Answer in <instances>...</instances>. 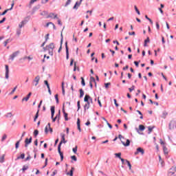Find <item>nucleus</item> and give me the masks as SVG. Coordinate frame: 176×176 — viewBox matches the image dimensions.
Here are the masks:
<instances>
[{"label": "nucleus", "instance_id": "obj_54", "mask_svg": "<svg viewBox=\"0 0 176 176\" xmlns=\"http://www.w3.org/2000/svg\"><path fill=\"white\" fill-rule=\"evenodd\" d=\"M55 100L56 101V104H58V94L55 95Z\"/></svg>", "mask_w": 176, "mask_h": 176}, {"label": "nucleus", "instance_id": "obj_50", "mask_svg": "<svg viewBox=\"0 0 176 176\" xmlns=\"http://www.w3.org/2000/svg\"><path fill=\"white\" fill-rule=\"evenodd\" d=\"M71 159H72V160H74V162H77V160H78V158H76V156H75V155H72L71 157Z\"/></svg>", "mask_w": 176, "mask_h": 176}, {"label": "nucleus", "instance_id": "obj_21", "mask_svg": "<svg viewBox=\"0 0 176 176\" xmlns=\"http://www.w3.org/2000/svg\"><path fill=\"white\" fill-rule=\"evenodd\" d=\"M32 95V93H29L28 94V96H27V97H25V98H23V99H22V101H28V100H30V98L31 97V96Z\"/></svg>", "mask_w": 176, "mask_h": 176}, {"label": "nucleus", "instance_id": "obj_56", "mask_svg": "<svg viewBox=\"0 0 176 176\" xmlns=\"http://www.w3.org/2000/svg\"><path fill=\"white\" fill-rule=\"evenodd\" d=\"M5 21H6V17L3 18V19L1 21H0V24H2V23H5Z\"/></svg>", "mask_w": 176, "mask_h": 176}, {"label": "nucleus", "instance_id": "obj_6", "mask_svg": "<svg viewBox=\"0 0 176 176\" xmlns=\"http://www.w3.org/2000/svg\"><path fill=\"white\" fill-rule=\"evenodd\" d=\"M175 126H176V121L173 120H171L168 125L169 130H173V129L175 128Z\"/></svg>", "mask_w": 176, "mask_h": 176}, {"label": "nucleus", "instance_id": "obj_59", "mask_svg": "<svg viewBox=\"0 0 176 176\" xmlns=\"http://www.w3.org/2000/svg\"><path fill=\"white\" fill-rule=\"evenodd\" d=\"M6 116L7 118H12V113H8Z\"/></svg>", "mask_w": 176, "mask_h": 176}, {"label": "nucleus", "instance_id": "obj_55", "mask_svg": "<svg viewBox=\"0 0 176 176\" xmlns=\"http://www.w3.org/2000/svg\"><path fill=\"white\" fill-rule=\"evenodd\" d=\"M104 86L106 89H108L109 86H111V82L104 83Z\"/></svg>", "mask_w": 176, "mask_h": 176}, {"label": "nucleus", "instance_id": "obj_48", "mask_svg": "<svg viewBox=\"0 0 176 176\" xmlns=\"http://www.w3.org/2000/svg\"><path fill=\"white\" fill-rule=\"evenodd\" d=\"M38 134H39V131L38 130H34V137H36L38 135Z\"/></svg>", "mask_w": 176, "mask_h": 176}, {"label": "nucleus", "instance_id": "obj_2", "mask_svg": "<svg viewBox=\"0 0 176 176\" xmlns=\"http://www.w3.org/2000/svg\"><path fill=\"white\" fill-rule=\"evenodd\" d=\"M44 50H48V54L50 56H53V50H54V43H51L50 45L46 46L45 47H43Z\"/></svg>", "mask_w": 176, "mask_h": 176}, {"label": "nucleus", "instance_id": "obj_53", "mask_svg": "<svg viewBox=\"0 0 176 176\" xmlns=\"http://www.w3.org/2000/svg\"><path fill=\"white\" fill-rule=\"evenodd\" d=\"M135 89V86L133 85L131 88H129L130 92L133 91Z\"/></svg>", "mask_w": 176, "mask_h": 176}, {"label": "nucleus", "instance_id": "obj_32", "mask_svg": "<svg viewBox=\"0 0 176 176\" xmlns=\"http://www.w3.org/2000/svg\"><path fill=\"white\" fill-rule=\"evenodd\" d=\"M16 35H17L18 36H20V35H21V29L18 28V29L16 30Z\"/></svg>", "mask_w": 176, "mask_h": 176}, {"label": "nucleus", "instance_id": "obj_47", "mask_svg": "<svg viewBox=\"0 0 176 176\" xmlns=\"http://www.w3.org/2000/svg\"><path fill=\"white\" fill-rule=\"evenodd\" d=\"M71 2H72L71 0H67L65 5V8H67V6H68V5H71Z\"/></svg>", "mask_w": 176, "mask_h": 176}, {"label": "nucleus", "instance_id": "obj_51", "mask_svg": "<svg viewBox=\"0 0 176 176\" xmlns=\"http://www.w3.org/2000/svg\"><path fill=\"white\" fill-rule=\"evenodd\" d=\"M25 170H28V166L27 165H24L22 168L23 171H25Z\"/></svg>", "mask_w": 176, "mask_h": 176}, {"label": "nucleus", "instance_id": "obj_57", "mask_svg": "<svg viewBox=\"0 0 176 176\" xmlns=\"http://www.w3.org/2000/svg\"><path fill=\"white\" fill-rule=\"evenodd\" d=\"M47 2H49V0H42L41 1V3H43V4L47 3Z\"/></svg>", "mask_w": 176, "mask_h": 176}, {"label": "nucleus", "instance_id": "obj_16", "mask_svg": "<svg viewBox=\"0 0 176 176\" xmlns=\"http://www.w3.org/2000/svg\"><path fill=\"white\" fill-rule=\"evenodd\" d=\"M65 106V104H63V115L65 116V120L68 121V113H67L65 112V110L64 109V107Z\"/></svg>", "mask_w": 176, "mask_h": 176}, {"label": "nucleus", "instance_id": "obj_46", "mask_svg": "<svg viewBox=\"0 0 176 176\" xmlns=\"http://www.w3.org/2000/svg\"><path fill=\"white\" fill-rule=\"evenodd\" d=\"M17 89V86H16L12 91L10 93V95L14 94V91H16V90Z\"/></svg>", "mask_w": 176, "mask_h": 176}, {"label": "nucleus", "instance_id": "obj_64", "mask_svg": "<svg viewBox=\"0 0 176 176\" xmlns=\"http://www.w3.org/2000/svg\"><path fill=\"white\" fill-rule=\"evenodd\" d=\"M57 19H58V24L59 25H63V23H61V20H60L58 18Z\"/></svg>", "mask_w": 176, "mask_h": 176}, {"label": "nucleus", "instance_id": "obj_58", "mask_svg": "<svg viewBox=\"0 0 176 176\" xmlns=\"http://www.w3.org/2000/svg\"><path fill=\"white\" fill-rule=\"evenodd\" d=\"M134 64H135V67H138V65H139V64H140V60H139V62H138V61H134Z\"/></svg>", "mask_w": 176, "mask_h": 176}, {"label": "nucleus", "instance_id": "obj_19", "mask_svg": "<svg viewBox=\"0 0 176 176\" xmlns=\"http://www.w3.org/2000/svg\"><path fill=\"white\" fill-rule=\"evenodd\" d=\"M121 142L124 146H130V140L127 139L126 142L125 143L124 142L121 140Z\"/></svg>", "mask_w": 176, "mask_h": 176}, {"label": "nucleus", "instance_id": "obj_17", "mask_svg": "<svg viewBox=\"0 0 176 176\" xmlns=\"http://www.w3.org/2000/svg\"><path fill=\"white\" fill-rule=\"evenodd\" d=\"M27 24V21H22L19 24V28L21 29L23 27H24Z\"/></svg>", "mask_w": 176, "mask_h": 176}, {"label": "nucleus", "instance_id": "obj_43", "mask_svg": "<svg viewBox=\"0 0 176 176\" xmlns=\"http://www.w3.org/2000/svg\"><path fill=\"white\" fill-rule=\"evenodd\" d=\"M44 85H46L47 89L50 88V85H49V82H47V80H44Z\"/></svg>", "mask_w": 176, "mask_h": 176}, {"label": "nucleus", "instance_id": "obj_24", "mask_svg": "<svg viewBox=\"0 0 176 176\" xmlns=\"http://www.w3.org/2000/svg\"><path fill=\"white\" fill-rule=\"evenodd\" d=\"M36 1L38 0H31L28 4V8H30V9H31V8L32 7V5H34V3H35V2H36Z\"/></svg>", "mask_w": 176, "mask_h": 176}, {"label": "nucleus", "instance_id": "obj_5", "mask_svg": "<svg viewBox=\"0 0 176 176\" xmlns=\"http://www.w3.org/2000/svg\"><path fill=\"white\" fill-rule=\"evenodd\" d=\"M20 54V51H16L14 52L13 54H12L10 56V60H11L12 61H13L14 60L15 57H17L18 55Z\"/></svg>", "mask_w": 176, "mask_h": 176}, {"label": "nucleus", "instance_id": "obj_10", "mask_svg": "<svg viewBox=\"0 0 176 176\" xmlns=\"http://www.w3.org/2000/svg\"><path fill=\"white\" fill-rule=\"evenodd\" d=\"M82 1L83 0H80V1H76L75 5L73 7V9H74L75 10H78V8H79V6H80V4L82 3Z\"/></svg>", "mask_w": 176, "mask_h": 176}, {"label": "nucleus", "instance_id": "obj_15", "mask_svg": "<svg viewBox=\"0 0 176 176\" xmlns=\"http://www.w3.org/2000/svg\"><path fill=\"white\" fill-rule=\"evenodd\" d=\"M58 19L57 14H54V13H50L48 16H46V19Z\"/></svg>", "mask_w": 176, "mask_h": 176}, {"label": "nucleus", "instance_id": "obj_60", "mask_svg": "<svg viewBox=\"0 0 176 176\" xmlns=\"http://www.w3.org/2000/svg\"><path fill=\"white\" fill-rule=\"evenodd\" d=\"M56 174H57V170H55L52 173V174L51 175V176H54V175H56Z\"/></svg>", "mask_w": 176, "mask_h": 176}, {"label": "nucleus", "instance_id": "obj_33", "mask_svg": "<svg viewBox=\"0 0 176 176\" xmlns=\"http://www.w3.org/2000/svg\"><path fill=\"white\" fill-rule=\"evenodd\" d=\"M115 156L116 157H118V159H122V153H115Z\"/></svg>", "mask_w": 176, "mask_h": 176}, {"label": "nucleus", "instance_id": "obj_41", "mask_svg": "<svg viewBox=\"0 0 176 176\" xmlns=\"http://www.w3.org/2000/svg\"><path fill=\"white\" fill-rule=\"evenodd\" d=\"M135 12L138 13V14H141V12H140V10H138V8H137V6H134Z\"/></svg>", "mask_w": 176, "mask_h": 176}, {"label": "nucleus", "instance_id": "obj_45", "mask_svg": "<svg viewBox=\"0 0 176 176\" xmlns=\"http://www.w3.org/2000/svg\"><path fill=\"white\" fill-rule=\"evenodd\" d=\"M41 16H48L47 15V12L46 11H43L41 13Z\"/></svg>", "mask_w": 176, "mask_h": 176}, {"label": "nucleus", "instance_id": "obj_39", "mask_svg": "<svg viewBox=\"0 0 176 176\" xmlns=\"http://www.w3.org/2000/svg\"><path fill=\"white\" fill-rule=\"evenodd\" d=\"M9 42H12V40L10 38L7 39L6 41H4V46H6Z\"/></svg>", "mask_w": 176, "mask_h": 176}, {"label": "nucleus", "instance_id": "obj_29", "mask_svg": "<svg viewBox=\"0 0 176 176\" xmlns=\"http://www.w3.org/2000/svg\"><path fill=\"white\" fill-rule=\"evenodd\" d=\"M163 151H164V153H165V155H167L168 153L167 147H166V146H163Z\"/></svg>", "mask_w": 176, "mask_h": 176}, {"label": "nucleus", "instance_id": "obj_44", "mask_svg": "<svg viewBox=\"0 0 176 176\" xmlns=\"http://www.w3.org/2000/svg\"><path fill=\"white\" fill-rule=\"evenodd\" d=\"M77 107H78L77 111H79L80 109V100H78L77 102Z\"/></svg>", "mask_w": 176, "mask_h": 176}, {"label": "nucleus", "instance_id": "obj_25", "mask_svg": "<svg viewBox=\"0 0 176 176\" xmlns=\"http://www.w3.org/2000/svg\"><path fill=\"white\" fill-rule=\"evenodd\" d=\"M38 118H39V110L37 111L34 118V122H36V119H38Z\"/></svg>", "mask_w": 176, "mask_h": 176}, {"label": "nucleus", "instance_id": "obj_12", "mask_svg": "<svg viewBox=\"0 0 176 176\" xmlns=\"http://www.w3.org/2000/svg\"><path fill=\"white\" fill-rule=\"evenodd\" d=\"M141 153V155H144L145 153V151L142 149V148L139 147L137 148V151L135 153V155H138V153Z\"/></svg>", "mask_w": 176, "mask_h": 176}, {"label": "nucleus", "instance_id": "obj_8", "mask_svg": "<svg viewBox=\"0 0 176 176\" xmlns=\"http://www.w3.org/2000/svg\"><path fill=\"white\" fill-rule=\"evenodd\" d=\"M65 49H66V60H69V51L68 49V43L67 42L65 43Z\"/></svg>", "mask_w": 176, "mask_h": 176}, {"label": "nucleus", "instance_id": "obj_1", "mask_svg": "<svg viewBox=\"0 0 176 176\" xmlns=\"http://www.w3.org/2000/svg\"><path fill=\"white\" fill-rule=\"evenodd\" d=\"M61 140L58 146V152L60 156V161L63 162L64 160V155L61 152V145L63 144H67V140H65V134L60 133Z\"/></svg>", "mask_w": 176, "mask_h": 176}, {"label": "nucleus", "instance_id": "obj_7", "mask_svg": "<svg viewBox=\"0 0 176 176\" xmlns=\"http://www.w3.org/2000/svg\"><path fill=\"white\" fill-rule=\"evenodd\" d=\"M49 130L50 133H53V129L50 127V123H48L47 125L45 126V133L47 134L49 133Z\"/></svg>", "mask_w": 176, "mask_h": 176}, {"label": "nucleus", "instance_id": "obj_18", "mask_svg": "<svg viewBox=\"0 0 176 176\" xmlns=\"http://www.w3.org/2000/svg\"><path fill=\"white\" fill-rule=\"evenodd\" d=\"M39 9H41V5H37L36 6H34L32 9V13H35L36 10H39Z\"/></svg>", "mask_w": 176, "mask_h": 176}, {"label": "nucleus", "instance_id": "obj_28", "mask_svg": "<svg viewBox=\"0 0 176 176\" xmlns=\"http://www.w3.org/2000/svg\"><path fill=\"white\" fill-rule=\"evenodd\" d=\"M139 130L140 131H144V130H145V126L142 124L139 125Z\"/></svg>", "mask_w": 176, "mask_h": 176}, {"label": "nucleus", "instance_id": "obj_22", "mask_svg": "<svg viewBox=\"0 0 176 176\" xmlns=\"http://www.w3.org/2000/svg\"><path fill=\"white\" fill-rule=\"evenodd\" d=\"M74 170H75V168L74 167H72L70 172L66 173V175L74 176Z\"/></svg>", "mask_w": 176, "mask_h": 176}, {"label": "nucleus", "instance_id": "obj_49", "mask_svg": "<svg viewBox=\"0 0 176 176\" xmlns=\"http://www.w3.org/2000/svg\"><path fill=\"white\" fill-rule=\"evenodd\" d=\"M72 151L74 153H76V152H78V146H76L75 148H73Z\"/></svg>", "mask_w": 176, "mask_h": 176}, {"label": "nucleus", "instance_id": "obj_37", "mask_svg": "<svg viewBox=\"0 0 176 176\" xmlns=\"http://www.w3.org/2000/svg\"><path fill=\"white\" fill-rule=\"evenodd\" d=\"M93 82L96 83V79L94 78V77H91L89 83H93Z\"/></svg>", "mask_w": 176, "mask_h": 176}, {"label": "nucleus", "instance_id": "obj_31", "mask_svg": "<svg viewBox=\"0 0 176 176\" xmlns=\"http://www.w3.org/2000/svg\"><path fill=\"white\" fill-rule=\"evenodd\" d=\"M168 115V113H167V111H163L162 113L163 119H166V116H167Z\"/></svg>", "mask_w": 176, "mask_h": 176}, {"label": "nucleus", "instance_id": "obj_34", "mask_svg": "<svg viewBox=\"0 0 176 176\" xmlns=\"http://www.w3.org/2000/svg\"><path fill=\"white\" fill-rule=\"evenodd\" d=\"M3 162H5V155H3L0 157V163H3Z\"/></svg>", "mask_w": 176, "mask_h": 176}, {"label": "nucleus", "instance_id": "obj_23", "mask_svg": "<svg viewBox=\"0 0 176 176\" xmlns=\"http://www.w3.org/2000/svg\"><path fill=\"white\" fill-rule=\"evenodd\" d=\"M90 108V102H87V103L84 105V111H86L87 109Z\"/></svg>", "mask_w": 176, "mask_h": 176}, {"label": "nucleus", "instance_id": "obj_62", "mask_svg": "<svg viewBox=\"0 0 176 176\" xmlns=\"http://www.w3.org/2000/svg\"><path fill=\"white\" fill-rule=\"evenodd\" d=\"M113 101L116 107H119V104H118V102H116V99H114Z\"/></svg>", "mask_w": 176, "mask_h": 176}, {"label": "nucleus", "instance_id": "obj_3", "mask_svg": "<svg viewBox=\"0 0 176 176\" xmlns=\"http://www.w3.org/2000/svg\"><path fill=\"white\" fill-rule=\"evenodd\" d=\"M54 112H55V107L54 106L51 107V118L52 119V122H54L56 120H57V118L54 117Z\"/></svg>", "mask_w": 176, "mask_h": 176}, {"label": "nucleus", "instance_id": "obj_35", "mask_svg": "<svg viewBox=\"0 0 176 176\" xmlns=\"http://www.w3.org/2000/svg\"><path fill=\"white\" fill-rule=\"evenodd\" d=\"M60 113H61V111H58V114H56V119H58V121H59L60 120Z\"/></svg>", "mask_w": 176, "mask_h": 176}, {"label": "nucleus", "instance_id": "obj_11", "mask_svg": "<svg viewBox=\"0 0 176 176\" xmlns=\"http://www.w3.org/2000/svg\"><path fill=\"white\" fill-rule=\"evenodd\" d=\"M39 80H41V77L39 76H36L34 80H33V83H35L34 86L39 85Z\"/></svg>", "mask_w": 176, "mask_h": 176}, {"label": "nucleus", "instance_id": "obj_20", "mask_svg": "<svg viewBox=\"0 0 176 176\" xmlns=\"http://www.w3.org/2000/svg\"><path fill=\"white\" fill-rule=\"evenodd\" d=\"M77 129L80 131H82V129H80V119L78 118L77 119Z\"/></svg>", "mask_w": 176, "mask_h": 176}, {"label": "nucleus", "instance_id": "obj_26", "mask_svg": "<svg viewBox=\"0 0 176 176\" xmlns=\"http://www.w3.org/2000/svg\"><path fill=\"white\" fill-rule=\"evenodd\" d=\"M25 157V154L22 153L21 156L16 157V160H20V159H24Z\"/></svg>", "mask_w": 176, "mask_h": 176}, {"label": "nucleus", "instance_id": "obj_38", "mask_svg": "<svg viewBox=\"0 0 176 176\" xmlns=\"http://www.w3.org/2000/svg\"><path fill=\"white\" fill-rule=\"evenodd\" d=\"M21 141V140H20L19 141L16 142V143L15 144L16 149H19V146L20 145V142Z\"/></svg>", "mask_w": 176, "mask_h": 176}, {"label": "nucleus", "instance_id": "obj_63", "mask_svg": "<svg viewBox=\"0 0 176 176\" xmlns=\"http://www.w3.org/2000/svg\"><path fill=\"white\" fill-rule=\"evenodd\" d=\"M149 42H150L149 37H147V38L144 41V43H149Z\"/></svg>", "mask_w": 176, "mask_h": 176}, {"label": "nucleus", "instance_id": "obj_42", "mask_svg": "<svg viewBox=\"0 0 176 176\" xmlns=\"http://www.w3.org/2000/svg\"><path fill=\"white\" fill-rule=\"evenodd\" d=\"M81 85L82 86H86V83L85 82V78H83V77H81Z\"/></svg>", "mask_w": 176, "mask_h": 176}, {"label": "nucleus", "instance_id": "obj_61", "mask_svg": "<svg viewBox=\"0 0 176 176\" xmlns=\"http://www.w3.org/2000/svg\"><path fill=\"white\" fill-rule=\"evenodd\" d=\"M107 124L109 127V129H112V125L111 124H109V122H108V121H107Z\"/></svg>", "mask_w": 176, "mask_h": 176}, {"label": "nucleus", "instance_id": "obj_4", "mask_svg": "<svg viewBox=\"0 0 176 176\" xmlns=\"http://www.w3.org/2000/svg\"><path fill=\"white\" fill-rule=\"evenodd\" d=\"M176 173V166H173L172 168H170L168 172V176H172L174 175V174H175Z\"/></svg>", "mask_w": 176, "mask_h": 176}, {"label": "nucleus", "instance_id": "obj_36", "mask_svg": "<svg viewBox=\"0 0 176 176\" xmlns=\"http://www.w3.org/2000/svg\"><path fill=\"white\" fill-rule=\"evenodd\" d=\"M148 134H151V133H152V131H153V126H148Z\"/></svg>", "mask_w": 176, "mask_h": 176}, {"label": "nucleus", "instance_id": "obj_30", "mask_svg": "<svg viewBox=\"0 0 176 176\" xmlns=\"http://www.w3.org/2000/svg\"><path fill=\"white\" fill-rule=\"evenodd\" d=\"M125 162L127 163V166H129L130 171H131V164L127 160H126Z\"/></svg>", "mask_w": 176, "mask_h": 176}, {"label": "nucleus", "instance_id": "obj_27", "mask_svg": "<svg viewBox=\"0 0 176 176\" xmlns=\"http://www.w3.org/2000/svg\"><path fill=\"white\" fill-rule=\"evenodd\" d=\"M85 96V91L83 89H80V98H82Z\"/></svg>", "mask_w": 176, "mask_h": 176}, {"label": "nucleus", "instance_id": "obj_9", "mask_svg": "<svg viewBox=\"0 0 176 176\" xmlns=\"http://www.w3.org/2000/svg\"><path fill=\"white\" fill-rule=\"evenodd\" d=\"M31 142H32V138L30 137V139L26 138L25 140V148H27V146H28V145H30V144H31Z\"/></svg>", "mask_w": 176, "mask_h": 176}, {"label": "nucleus", "instance_id": "obj_13", "mask_svg": "<svg viewBox=\"0 0 176 176\" xmlns=\"http://www.w3.org/2000/svg\"><path fill=\"white\" fill-rule=\"evenodd\" d=\"M89 100H91V102H93V99L91 98V97H90V96L89 95H85L84 98L85 102H89Z\"/></svg>", "mask_w": 176, "mask_h": 176}, {"label": "nucleus", "instance_id": "obj_14", "mask_svg": "<svg viewBox=\"0 0 176 176\" xmlns=\"http://www.w3.org/2000/svg\"><path fill=\"white\" fill-rule=\"evenodd\" d=\"M6 79H9V66L6 65Z\"/></svg>", "mask_w": 176, "mask_h": 176}, {"label": "nucleus", "instance_id": "obj_40", "mask_svg": "<svg viewBox=\"0 0 176 176\" xmlns=\"http://www.w3.org/2000/svg\"><path fill=\"white\" fill-rule=\"evenodd\" d=\"M6 138H8V135L6 134H4L1 138V142H3V141H5Z\"/></svg>", "mask_w": 176, "mask_h": 176}, {"label": "nucleus", "instance_id": "obj_52", "mask_svg": "<svg viewBox=\"0 0 176 176\" xmlns=\"http://www.w3.org/2000/svg\"><path fill=\"white\" fill-rule=\"evenodd\" d=\"M8 10H9V9L6 10L3 13L0 14V16H5V14H6V13H8Z\"/></svg>", "mask_w": 176, "mask_h": 176}]
</instances>
